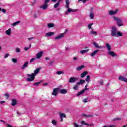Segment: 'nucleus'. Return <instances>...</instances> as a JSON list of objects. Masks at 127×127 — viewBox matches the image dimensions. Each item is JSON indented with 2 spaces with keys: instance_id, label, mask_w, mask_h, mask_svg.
Returning a JSON list of instances; mask_svg holds the SVG:
<instances>
[{
  "instance_id": "f257e3e1",
  "label": "nucleus",
  "mask_w": 127,
  "mask_h": 127,
  "mask_svg": "<svg viewBox=\"0 0 127 127\" xmlns=\"http://www.w3.org/2000/svg\"><path fill=\"white\" fill-rule=\"evenodd\" d=\"M40 71V68H37L35 69L34 71V73H32L31 74H27V77H27L26 78V80L28 81V82H32L34 80L35 78V76L37 75L39 73Z\"/></svg>"
},
{
  "instance_id": "f03ea898",
  "label": "nucleus",
  "mask_w": 127,
  "mask_h": 127,
  "mask_svg": "<svg viewBox=\"0 0 127 127\" xmlns=\"http://www.w3.org/2000/svg\"><path fill=\"white\" fill-rule=\"evenodd\" d=\"M113 18L114 21H117L118 26H123V20L118 17L113 16Z\"/></svg>"
},
{
  "instance_id": "7ed1b4c3",
  "label": "nucleus",
  "mask_w": 127,
  "mask_h": 127,
  "mask_svg": "<svg viewBox=\"0 0 127 127\" xmlns=\"http://www.w3.org/2000/svg\"><path fill=\"white\" fill-rule=\"evenodd\" d=\"M118 31L116 27H112L111 30V36H116Z\"/></svg>"
},
{
  "instance_id": "20e7f679",
  "label": "nucleus",
  "mask_w": 127,
  "mask_h": 127,
  "mask_svg": "<svg viewBox=\"0 0 127 127\" xmlns=\"http://www.w3.org/2000/svg\"><path fill=\"white\" fill-rule=\"evenodd\" d=\"M89 16L91 19H94L95 17V12H94V7H91V11H90Z\"/></svg>"
},
{
  "instance_id": "39448f33",
  "label": "nucleus",
  "mask_w": 127,
  "mask_h": 127,
  "mask_svg": "<svg viewBox=\"0 0 127 127\" xmlns=\"http://www.w3.org/2000/svg\"><path fill=\"white\" fill-rule=\"evenodd\" d=\"M119 12V9H117L116 10H111L109 11V15H114V14H117Z\"/></svg>"
},
{
  "instance_id": "423d86ee",
  "label": "nucleus",
  "mask_w": 127,
  "mask_h": 127,
  "mask_svg": "<svg viewBox=\"0 0 127 127\" xmlns=\"http://www.w3.org/2000/svg\"><path fill=\"white\" fill-rule=\"evenodd\" d=\"M43 55V51H40L36 55V58L37 59H40L41 57H42V56Z\"/></svg>"
},
{
  "instance_id": "0eeeda50",
  "label": "nucleus",
  "mask_w": 127,
  "mask_h": 127,
  "mask_svg": "<svg viewBox=\"0 0 127 127\" xmlns=\"http://www.w3.org/2000/svg\"><path fill=\"white\" fill-rule=\"evenodd\" d=\"M59 91V88H56L53 89V91L52 93L53 96H57V94H58V92Z\"/></svg>"
},
{
  "instance_id": "6e6552de",
  "label": "nucleus",
  "mask_w": 127,
  "mask_h": 127,
  "mask_svg": "<svg viewBox=\"0 0 127 127\" xmlns=\"http://www.w3.org/2000/svg\"><path fill=\"white\" fill-rule=\"evenodd\" d=\"M76 11H77V10L76 9L68 8L67 11L65 12V14H68V13H70L71 12H76Z\"/></svg>"
},
{
  "instance_id": "1a4fd4ad",
  "label": "nucleus",
  "mask_w": 127,
  "mask_h": 127,
  "mask_svg": "<svg viewBox=\"0 0 127 127\" xmlns=\"http://www.w3.org/2000/svg\"><path fill=\"white\" fill-rule=\"evenodd\" d=\"M40 8L43 9V10H45L47 9V7H48V4L46 3H44L43 5L40 6Z\"/></svg>"
},
{
  "instance_id": "9d476101",
  "label": "nucleus",
  "mask_w": 127,
  "mask_h": 127,
  "mask_svg": "<svg viewBox=\"0 0 127 127\" xmlns=\"http://www.w3.org/2000/svg\"><path fill=\"white\" fill-rule=\"evenodd\" d=\"M108 54L112 57H116V56H117V54L115 53V52L112 51H109V52H108Z\"/></svg>"
},
{
  "instance_id": "9b49d317",
  "label": "nucleus",
  "mask_w": 127,
  "mask_h": 127,
  "mask_svg": "<svg viewBox=\"0 0 127 127\" xmlns=\"http://www.w3.org/2000/svg\"><path fill=\"white\" fill-rule=\"evenodd\" d=\"M76 81H77L76 78L73 77H70L68 82H69V83H75V82H76Z\"/></svg>"
},
{
  "instance_id": "f8f14e48",
  "label": "nucleus",
  "mask_w": 127,
  "mask_h": 127,
  "mask_svg": "<svg viewBox=\"0 0 127 127\" xmlns=\"http://www.w3.org/2000/svg\"><path fill=\"white\" fill-rule=\"evenodd\" d=\"M105 45L106 46V49L107 50V51H108V52L112 50V46H111V45H110V44L106 43Z\"/></svg>"
},
{
  "instance_id": "ddd939ff",
  "label": "nucleus",
  "mask_w": 127,
  "mask_h": 127,
  "mask_svg": "<svg viewBox=\"0 0 127 127\" xmlns=\"http://www.w3.org/2000/svg\"><path fill=\"white\" fill-rule=\"evenodd\" d=\"M28 67V62H25L24 63L21 68L22 70H24L25 68H27Z\"/></svg>"
},
{
  "instance_id": "4468645a",
  "label": "nucleus",
  "mask_w": 127,
  "mask_h": 127,
  "mask_svg": "<svg viewBox=\"0 0 127 127\" xmlns=\"http://www.w3.org/2000/svg\"><path fill=\"white\" fill-rule=\"evenodd\" d=\"M65 33H62L60 35H58V36L55 38L56 40H58V39H60L64 37Z\"/></svg>"
},
{
  "instance_id": "2eb2a0df",
  "label": "nucleus",
  "mask_w": 127,
  "mask_h": 127,
  "mask_svg": "<svg viewBox=\"0 0 127 127\" xmlns=\"http://www.w3.org/2000/svg\"><path fill=\"white\" fill-rule=\"evenodd\" d=\"M119 80L120 81H123L124 82H126V83H127V78L123 76H119Z\"/></svg>"
},
{
  "instance_id": "dca6fc26",
  "label": "nucleus",
  "mask_w": 127,
  "mask_h": 127,
  "mask_svg": "<svg viewBox=\"0 0 127 127\" xmlns=\"http://www.w3.org/2000/svg\"><path fill=\"white\" fill-rule=\"evenodd\" d=\"M55 33L53 32H48L46 33V34L45 35V37H49L50 36H52V35H54Z\"/></svg>"
},
{
  "instance_id": "f3484780",
  "label": "nucleus",
  "mask_w": 127,
  "mask_h": 127,
  "mask_svg": "<svg viewBox=\"0 0 127 127\" xmlns=\"http://www.w3.org/2000/svg\"><path fill=\"white\" fill-rule=\"evenodd\" d=\"M87 90H89V88H85L84 89H83V90H82L81 91L78 92L77 94V96L78 97H79V96H81V95L84 94V93H85V91Z\"/></svg>"
},
{
  "instance_id": "a211bd4d",
  "label": "nucleus",
  "mask_w": 127,
  "mask_h": 127,
  "mask_svg": "<svg viewBox=\"0 0 127 127\" xmlns=\"http://www.w3.org/2000/svg\"><path fill=\"white\" fill-rule=\"evenodd\" d=\"M81 125H83L84 126H88L89 127H93V124H87L85 121H81Z\"/></svg>"
},
{
  "instance_id": "6ab92c4d",
  "label": "nucleus",
  "mask_w": 127,
  "mask_h": 127,
  "mask_svg": "<svg viewBox=\"0 0 127 127\" xmlns=\"http://www.w3.org/2000/svg\"><path fill=\"white\" fill-rule=\"evenodd\" d=\"M93 44L96 48H99L100 49H101V48H103L102 46H99V45H98V44H97V43H96L95 42H93Z\"/></svg>"
},
{
  "instance_id": "aec40b11",
  "label": "nucleus",
  "mask_w": 127,
  "mask_h": 127,
  "mask_svg": "<svg viewBox=\"0 0 127 127\" xmlns=\"http://www.w3.org/2000/svg\"><path fill=\"white\" fill-rule=\"evenodd\" d=\"M99 51L98 50H95L93 53H92L91 54H90V56L91 57H95V55H96V54L98 53V52Z\"/></svg>"
},
{
  "instance_id": "412c9836",
  "label": "nucleus",
  "mask_w": 127,
  "mask_h": 127,
  "mask_svg": "<svg viewBox=\"0 0 127 127\" xmlns=\"http://www.w3.org/2000/svg\"><path fill=\"white\" fill-rule=\"evenodd\" d=\"M85 68V66L84 65H82L81 66H77L76 67V70H78V71H81L82 69H84Z\"/></svg>"
},
{
  "instance_id": "4be33fe9",
  "label": "nucleus",
  "mask_w": 127,
  "mask_h": 127,
  "mask_svg": "<svg viewBox=\"0 0 127 127\" xmlns=\"http://www.w3.org/2000/svg\"><path fill=\"white\" fill-rule=\"evenodd\" d=\"M121 36H123V33L120 31H117V33L116 34V37H120Z\"/></svg>"
},
{
  "instance_id": "5701e85b",
  "label": "nucleus",
  "mask_w": 127,
  "mask_h": 127,
  "mask_svg": "<svg viewBox=\"0 0 127 127\" xmlns=\"http://www.w3.org/2000/svg\"><path fill=\"white\" fill-rule=\"evenodd\" d=\"M61 94H67V90L65 89H62L60 91Z\"/></svg>"
},
{
  "instance_id": "b1692460",
  "label": "nucleus",
  "mask_w": 127,
  "mask_h": 127,
  "mask_svg": "<svg viewBox=\"0 0 127 127\" xmlns=\"http://www.w3.org/2000/svg\"><path fill=\"white\" fill-rule=\"evenodd\" d=\"M47 27H48V28H51L52 27H54V24H53L52 23H49L47 24Z\"/></svg>"
},
{
  "instance_id": "393cba45",
  "label": "nucleus",
  "mask_w": 127,
  "mask_h": 127,
  "mask_svg": "<svg viewBox=\"0 0 127 127\" xmlns=\"http://www.w3.org/2000/svg\"><path fill=\"white\" fill-rule=\"evenodd\" d=\"M5 33L6 34H7V35H10V34L11 33V29L9 28L8 30H6Z\"/></svg>"
},
{
  "instance_id": "a878e982",
  "label": "nucleus",
  "mask_w": 127,
  "mask_h": 127,
  "mask_svg": "<svg viewBox=\"0 0 127 127\" xmlns=\"http://www.w3.org/2000/svg\"><path fill=\"white\" fill-rule=\"evenodd\" d=\"M65 3H66L65 7H66V8H67L68 9V8H69V4H70L69 0H66Z\"/></svg>"
},
{
  "instance_id": "bb28decb",
  "label": "nucleus",
  "mask_w": 127,
  "mask_h": 127,
  "mask_svg": "<svg viewBox=\"0 0 127 127\" xmlns=\"http://www.w3.org/2000/svg\"><path fill=\"white\" fill-rule=\"evenodd\" d=\"M87 52H89V49L80 51V54H85V53H87Z\"/></svg>"
},
{
  "instance_id": "cd10ccee",
  "label": "nucleus",
  "mask_w": 127,
  "mask_h": 127,
  "mask_svg": "<svg viewBox=\"0 0 127 127\" xmlns=\"http://www.w3.org/2000/svg\"><path fill=\"white\" fill-rule=\"evenodd\" d=\"M90 33L93 35H95V36L98 35V32H97V31H94V30L93 29H92V30L91 31Z\"/></svg>"
},
{
  "instance_id": "c85d7f7f",
  "label": "nucleus",
  "mask_w": 127,
  "mask_h": 127,
  "mask_svg": "<svg viewBox=\"0 0 127 127\" xmlns=\"http://www.w3.org/2000/svg\"><path fill=\"white\" fill-rule=\"evenodd\" d=\"M19 23H20V21L15 22L12 23V26H16V25H18Z\"/></svg>"
},
{
  "instance_id": "c756f323",
  "label": "nucleus",
  "mask_w": 127,
  "mask_h": 127,
  "mask_svg": "<svg viewBox=\"0 0 127 127\" xmlns=\"http://www.w3.org/2000/svg\"><path fill=\"white\" fill-rule=\"evenodd\" d=\"M87 74H88V72L84 71L81 75V78H84V77H85Z\"/></svg>"
},
{
  "instance_id": "7c9ffc66",
  "label": "nucleus",
  "mask_w": 127,
  "mask_h": 127,
  "mask_svg": "<svg viewBox=\"0 0 127 127\" xmlns=\"http://www.w3.org/2000/svg\"><path fill=\"white\" fill-rule=\"evenodd\" d=\"M16 103H17L16 100L15 99L12 100V103H11L12 106H15L16 105Z\"/></svg>"
},
{
  "instance_id": "2f4dec72",
  "label": "nucleus",
  "mask_w": 127,
  "mask_h": 127,
  "mask_svg": "<svg viewBox=\"0 0 127 127\" xmlns=\"http://www.w3.org/2000/svg\"><path fill=\"white\" fill-rule=\"evenodd\" d=\"M90 75H87L86 76V78L85 79V81H86V82H87V84H89V82H90Z\"/></svg>"
},
{
  "instance_id": "473e14b6",
  "label": "nucleus",
  "mask_w": 127,
  "mask_h": 127,
  "mask_svg": "<svg viewBox=\"0 0 127 127\" xmlns=\"http://www.w3.org/2000/svg\"><path fill=\"white\" fill-rule=\"evenodd\" d=\"M60 117L61 118H66V115L64 113H60Z\"/></svg>"
},
{
  "instance_id": "72a5a7b5",
  "label": "nucleus",
  "mask_w": 127,
  "mask_h": 127,
  "mask_svg": "<svg viewBox=\"0 0 127 127\" xmlns=\"http://www.w3.org/2000/svg\"><path fill=\"white\" fill-rule=\"evenodd\" d=\"M82 117H86V118H92V117H93V116L92 115H86V114H82Z\"/></svg>"
},
{
  "instance_id": "f704fd0d",
  "label": "nucleus",
  "mask_w": 127,
  "mask_h": 127,
  "mask_svg": "<svg viewBox=\"0 0 127 127\" xmlns=\"http://www.w3.org/2000/svg\"><path fill=\"white\" fill-rule=\"evenodd\" d=\"M15 52H16V53H20V48H16Z\"/></svg>"
},
{
  "instance_id": "c9c22d12",
  "label": "nucleus",
  "mask_w": 127,
  "mask_h": 127,
  "mask_svg": "<svg viewBox=\"0 0 127 127\" xmlns=\"http://www.w3.org/2000/svg\"><path fill=\"white\" fill-rule=\"evenodd\" d=\"M59 6V2H57L55 5H54V8H57Z\"/></svg>"
},
{
  "instance_id": "e433bc0d",
  "label": "nucleus",
  "mask_w": 127,
  "mask_h": 127,
  "mask_svg": "<svg viewBox=\"0 0 127 127\" xmlns=\"http://www.w3.org/2000/svg\"><path fill=\"white\" fill-rule=\"evenodd\" d=\"M83 103H88L89 102V99L88 98H85L83 100Z\"/></svg>"
},
{
  "instance_id": "4c0bfd02",
  "label": "nucleus",
  "mask_w": 127,
  "mask_h": 127,
  "mask_svg": "<svg viewBox=\"0 0 127 127\" xmlns=\"http://www.w3.org/2000/svg\"><path fill=\"white\" fill-rule=\"evenodd\" d=\"M11 61H12L13 63H16V62H17V60L16 59L12 58Z\"/></svg>"
},
{
  "instance_id": "58836bf2",
  "label": "nucleus",
  "mask_w": 127,
  "mask_h": 127,
  "mask_svg": "<svg viewBox=\"0 0 127 127\" xmlns=\"http://www.w3.org/2000/svg\"><path fill=\"white\" fill-rule=\"evenodd\" d=\"M41 82H35L33 84V85L34 86H38V85H39V84H40Z\"/></svg>"
},
{
  "instance_id": "ea45409f",
  "label": "nucleus",
  "mask_w": 127,
  "mask_h": 127,
  "mask_svg": "<svg viewBox=\"0 0 127 127\" xmlns=\"http://www.w3.org/2000/svg\"><path fill=\"white\" fill-rule=\"evenodd\" d=\"M63 71H59L57 72V74L58 75H61V74H63Z\"/></svg>"
},
{
  "instance_id": "a19ab883",
  "label": "nucleus",
  "mask_w": 127,
  "mask_h": 127,
  "mask_svg": "<svg viewBox=\"0 0 127 127\" xmlns=\"http://www.w3.org/2000/svg\"><path fill=\"white\" fill-rule=\"evenodd\" d=\"M92 25H93V23H90L88 25V27L89 29H91L92 27Z\"/></svg>"
},
{
  "instance_id": "79ce46f5",
  "label": "nucleus",
  "mask_w": 127,
  "mask_h": 127,
  "mask_svg": "<svg viewBox=\"0 0 127 127\" xmlns=\"http://www.w3.org/2000/svg\"><path fill=\"white\" fill-rule=\"evenodd\" d=\"M103 127H116L115 125H110L109 126H104Z\"/></svg>"
},
{
  "instance_id": "37998d69",
  "label": "nucleus",
  "mask_w": 127,
  "mask_h": 127,
  "mask_svg": "<svg viewBox=\"0 0 127 127\" xmlns=\"http://www.w3.org/2000/svg\"><path fill=\"white\" fill-rule=\"evenodd\" d=\"M78 85H75V86H74V87L73 88V89H74V90H78Z\"/></svg>"
},
{
  "instance_id": "c03bdc74",
  "label": "nucleus",
  "mask_w": 127,
  "mask_h": 127,
  "mask_svg": "<svg viewBox=\"0 0 127 127\" xmlns=\"http://www.w3.org/2000/svg\"><path fill=\"white\" fill-rule=\"evenodd\" d=\"M79 82H80V84H84V83H85V80H83V79H81Z\"/></svg>"
},
{
  "instance_id": "a18cd8bd",
  "label": "nucleus",
  "mask_w": 127,
  "mask_h": 127,
  "mask_svg": "<svg viewBox=\"0 0 127 127\" xmlns=\"http://www.w3.org/2000/svg\"><path fill=\"white\" fill-rule=\"evenodd\" d=\"M52 123L53 124V125H56V124H57V123L56 122V121L53 120L52 121Z\"/></svg>"
},
{
  "instance_id": "49530a36",
  "label": "nucleus",
  "mask_w": 127,
  "mask_h": 127,
  "mask_svg": "<svg viewBox=\"0 0 127 127\" xmlns=\"http://www.w3.org/2000/svg\"><path fill=\"white\" fill-rule=\"evenodd\" d=\"M9 56V54H6L4 55V58H7V57H8Z\"/></svg>"
},
{
  "instance_id": "de8ad7c7",
  "label": "nucleus",
  "mask_w": 127,
  "mask_h": 127,
  "mask_svg": "<svg viewBox=\"0 0 127 127\" xmlns=\"http://www.w3.org/2000/svg\"><path fill=\"white\" fill-rule=\"evenodd\" d=\"M74 127H81V126H78V125L77 124H76V123H74Z\"/></svg>"
},
{
  "instance_id": "09e8293b",
  "label": "nucleus",
  "mask_w": 127,
  "mask_h": 127,
  "mask_svg": "<svg viewBox=\"0 0 127 127\" xmlns=\"http://www.w3.org/2000/svg\"><path fill=\"white\" fill-rule=\"evenodd\" d=\"M73 60L74 61H76V60H78V58L77 57H74L73 59Z\"/></svg>"
},
{
  "instance_id": "8fccbe9b",
  "label": "nucleus",
  "mask_w": 127,
  "mask_h": 127,
  "mask_svg": "<svg viewBox=\"0 0 127 127\" xmlns=\"http://www.w3.org/2000/svg\"><path fill=\"white\" fill-rule=\"evenodd\" d=\"M34 60H35V59L34 58H32L30 61V63H31L32 62H33V61H34Z\"/></svg>"
},
{
  "instance_id": "3c124183",
  "label": "nucleus",
  "mask_w": 127,
  "mask_h": 127,
  "mask_svg": "<svg viewBox=\"0 0 127 127\" xmlns=\"http://www.w3.org/2000/svg\"><path fill=\"white\" fill-rule=\"evenodd\" d=\"M121 120V118H115L113 120L114 121H120Z\"/></svg>"
},
{
  "instance_id": "603ef678",
  "label": "nucleus",
  "mask_w": 127,
  "mask_h": 127,
  "mask_svg": "<svg viewBox=\"0 0 127 127\" xmlns=\"http://www.w3.org/2000/svg\"><path fill=\"white\" fill-rule=\"evenodd\" d=\"M33 38H34V37H33L29 38H28V40H29V41H30V40H32V39H33Z\"/></svg>"
},
{
  "instance_id": "864d4df0",
  "label": "nucleus",
  "mask_w": 127,
  "mask_h": 127,
  "mask_svg": "<svg viewBox=\"0 0 127 127\" xmlns=\"http://www.w3.org/2000/svg\"><path fill=\"white\" fill-rule=\"evenodd\" d=\"M43 86H48V83L46 82V83H44L43 84Z\"/></svg>"
},
{
  "instance_id": "5fc2aeb1",
  "label": "nucleus",
  "mask_w": 127,
  "mask_h": 127,
  "mask_svg": "<svg viewBox=\"0 0 127 127\" xmlns=\"http://www.w3.org/2000/svg\"><path fill=\"white\" fill-rule=\"evenodd\" d=\"M78 1H82V2H83V3H85V1H87V0H78Z\"/></svg>"
},
{
  "instance_id": "6e6d98bb",
  "label": "nucleus",
  "mask_w": 127,
  "mask_h": 127,
  "mask_svg": "<svg viewBox=\"0 0 127 127\" xmlns=\"http://www.w3.org/2000/svg\"><path fill=\"white\" fill-rule=\"evenodd\" d=\"M103 80H100V81H99V84H100V85H103Z\"/></svg>"
},
{
  "instance_id": "4d7b16f0",
  "label": "nucleus",
  "mask_w": 127,
  "mask_h": 127,
  "mask_svg": "<svg viewBox=\"0 0 127 127\" xmlns=\"http://www.w3.org/2000/svg\"><path fill=\"white\" fill-rule=\"evenodd\" d=\"M28 49H29V47H25L24 48V50H25V51L28 50Z\"/></svg>"
},
{
  "instance_id": "13d9d810",
  "label": "nucleus",
  "mask_w": 127,
  "mask_h": 127,
  "mask_svg": "<svg viewBox=\"0 0 127 127\" xmlns=\"http://www.w3.org/2000/svg\"><path fill=\"white\" fill-rule=\"evenodd\" d=\"M4 103H5V101H0V104H4Z\"/></svg>"
},
{
  "instance_id": "bf43d9fd",
  "label": "nucleus",
  "mask_w": 127,
  "mask_h": 127,
  "mask_svg": "<svg viewBox=\"0 0 127 127\" xmlns=\"http://www.w3.org/2000/svg\"><path fill=\"white\" fill-rule=\"evenodd\" d=\"M50 0H45V3H48V2L50 1Z\"/></svg>"
},
{
  "instance_id": "052dcab7",
  "label": "nucleus",
  "mask_w": 127,
  "mask_h": 127,
  "mask_svg": "<svg viewBox=\"0 0 127 127\" xmlns=\"http://www.w3.org/2000/svg\"><path fill=\"white\" fill-rule=\"evenodd\" d=\"M7 127H12V126H11V125H9V124H6Z\"/></svg>"
},
{
  "instance_id": "680f3d73",
  "label": "nucleus",
  "mask_w": 127,
  "mask_h": 127,
  "mask_svg": "<svg viewBox=\"0 0 127 127\" xmlns=\"http://www.w3.org/2000/svg\"><path fill=\"white\" fill-rule=\"evenodd\" d=\"M4 96H5V97H6L7 98H8V94L6 93V94H4Z\"/></svg>"
},
{
  "instance_id": "e2e57ef3",
  "label": "nucleus",
  "mask_w": 127,
  "mask_h": 127,
  "mask_svg": "<svg viewBox=\"0 0 127 127\" xmlns=\"http://www.w3.org/2000/svg\"><path fill=\"white\" fill-rule=\"evenodd\" d=\"M2 12H3L4 13H5V9H2Z\"/></svg>"
},
{
  "instance_id": "0e129e2a",
  "label": "nucleus",
  "mask_w": 127,
  "mask_h": 127,
  "mask_svg": "<svg viewBox=\"0 0 127 127\" xmlns=\"http://www.w3.org/2000/svg\"><path fill=\"white\" fill-rule=\"evenodd\" d=\"M46 60H50V58L48 57L46 58Z\"/></svg>"
},
{
  "instance_id": "69168bd1",
  "label": "nucleus",
  "mask_w": 127,
  "mask_h": 127,
  "mask_svg": "<svg viewBox=\"0 0 127 127\" xmlns=\"http://www.w3.org/2000/svg\"><path fill=\"white\" fill-rule=\"evenodd\" d=\"M52 1H53V2H56V1H57V0H52Z\"/></svg>"
},
{
  "instance_id": "338daca9",
  "label": "nucleus",
  "mask_w": 127,
  "mask_h": 127,
  "mask_svg": "<svg viewBox=\"0 0 127 127\" xmlns=\"http://www.w3.org/2000/svg\"><path fill=\"white\" fill-rule=\"evenodd\" d=\"M80 84H81L80 81L77 83V85H80Z\"/></svg>"
},
{
  "instance_id": "774afa93",
  "label": "nucleus",
  "mask_w": 127,
  "mask_h": 127,
  "mask_svg": "<svg viewBox=\"0 0 127 127\" xmlns=\"http://www.w3.org/2000/svg\"><path fill=\"white\" fill-rule=\"evenodd\" d=\"M127 125H125V126H124L122 127H127Z\"/></svg>"
}]
</instances>
